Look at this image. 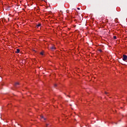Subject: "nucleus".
Instances as JSON below:
<instances>
[{"label":"nucleus","mask_w":127,"mask_h":127,"mask_svg":"<svg viewBox=\"0 0 127 127\" xmlns=\"http://www.w3.org/2000/svg\"><path fill=\"white\" fill-rule=\"evenodd\" d=\"M123 61H127V56L126 55H123Z\"/></svg>","instance_id":"obj_1"},{"label":"nucleus","mask_w":127,"mask_h":127,"mask_svg":"<svg viewBox=\"0 0 127 127\" xmlns=\"http://www.w3.org/2000/svg\"><path fill=\"white\" fill-rule=\"evenodd\" d=\"M51 50H56V47H55V46L53 45L50 48Z\"/></svg>","instance_id":"obj_2"},{"label":"nucleus","mask_w":127,"mask_h":127,"mask_svg":"<svg viewBox=\"0 0 127 127\" xmlns=\"http://www.w3.org/2000/svg\"><path fill=\"white\" fill-rule=\"evenodd\" d=\"M40 118H41L42 121H45V118H44V117H43V116L41 115V116H40Z\"/></svg>","instance_id":"obj_3"},{"label":"nucleus","mask_w":127,"mask_h":127,"mask_svg":"<svg viewBox=\"0 0 127 127\" xmlns=\"http://www.w3.org/2000/svg\"><path fill=\"white\" fill-rule=\"evenodd\" d=\"M19 52H20V50H19V49H17L15 53H19Z\"/></svg>","instance_id":"obj_4"},{"label":"nucleus","mask_w":127,"mask_h":127,"mask_svg":"<svg viewBox=\"0 0 127 127\" xmlns=\"http://www.w3.org/2000/svg\"><path fill=\"white\" fill-rule=\"evenodd\" d=\"M36 26H37V28H39V27H40V26H41V24L39 23L38 24H37L36 25Z\"/></svg>","instance_id":"obj_5"},{"label":"nucleus","mask_w":127,"mask_h":127,"mask_svg":"<svg viewBox=\"0 0 127 127\" xmlns=\"http://www.w3.org/2000/svg\"><path fill=\"white\" fill-rule=\"evenodd\" d=\"M18 85H19V83L18 82H16L14 84L15 87H16V86H18Z\"/></svg>","instance_id":"obj_6"},{"label":"nucleus","mask_w":127,"mask_h":127,"mask_svg":"<svg viewBox=\"0 0 127 127\" xmlns=\"http://www.w3.org/2000/svg\"><path fill=\"white\" fill-rule=\"evenodd\" d=\"M113 38H114V39H117V36H114L113 37Z\"/></svg>","instance_id":"obj_7"},{"label":"nucleus","mask_w":127,"mask_h":127,"mask_svg":"<svg viewBox=\"0 0 127 127\" xmlns=\"http://www.w3.org/2000/svg\"><path fill=\"white\" fill-rule=\"evenodd\" d=\"M99 52H102V50H101V49H100V50H99Z\"/></svg>","instance_id":"obj_8"},{"label":"nucleus","mask_w":127,"mask_h":127,"mask_svg":"<svg viewBox=\"0 0 127 127\" xmlns=\"http://www.w3.org/2000/svg\"><path fill=\"white\" fill-rule=\"evenodd\" d=\"M40 54H41V55H43V52H41Z\"/></svg>","instance_id":"obj_9"},{"label":"nucleus","mask_w":127,"mask_h":127,"mask_svg":"<svg viewBox=\"0 0 127 127\" xmlns=\"http://www.w3.org/2000/svg\"><path fill=\"white\" fill-rule=\"evenodd\" d=\"M48 126H49V125L47 124V125H46V127H48Z\"/></svg>","instance_id":"obj_10"},{"label":"nucleus","mask_w":127,"mask_h":127,"mask_svg":"<svg viewBox=\"0 0 127 127\" xmlns=\"http://www.w3.org/2000/svg\"><path fill=\"white\" fill-rule=\"evenodd\" d=\"M77 9H78V10H80V8H77Z\"/></svg>","instance_id":"obj_11"},{"label":"nucleus","mask_w":127,"mask_h":127,"mask_svg":"<svg viewBox=\"0 0 127 127\" xmlns=\"http://www.w3.org/2000/svg\"><path fill=\"white\" fill-rule=\"evenodd\" d=\"M105 94H108V93H107V92H105Z\"/></svg>","instance_id":"obj_12"}]
</instances>
